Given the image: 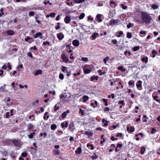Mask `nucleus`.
<instances>
[{
	"label": "nucleus",
	"instance_id": "f257e3e1",
	"mask_svg": "<svg viewBox=\"0 0 160 160\" xmlns=\"http://www.w3.org/2000/svg\"><path fill=\"white\" fill-rule=\"evenodd\" d=\"M141 18L146 23L150 24L152 20V18L148 12H141Z\"/></svg>",
	"mask_w": 160,
	"mask_h": 160
},
{
	"label": "nucleus",
	"instance_id": "f03ea898",
	"mask_svg": "<svg viewBox=\"0 0 160 160\" xmlns=\"http://www.w3.org/2000/svg\"><path fill=\"white\" fill-rule=\"evenodd\" d=\"M12 143L16 147H21L22 144L21 142L19 140H12Z\"/></svg>",
	"mask_w": 160,
	"mask_h": 160
},
{
	"label": "nucleus",
	"instance_id": "7ed1b4c3",
	"mask_svg": "<svg viewBox=\"0 0 160 160\" xmlns=\"http://www.w3.org/2000/svg\"><path fill=\"white\" fill-rule=\"evenodd\" d=\"M69 130L71 131L72 132H73L75 129L74 124L73 121L70 122V123L69 125Z\"/></svg>",
	"mask_w": 160,
	"mask_h": 160
},
{
	"label": "nucleus",
	"instance_id": "20e7f679",
	"mask_svg": "<svg viewBox=\"0 0 160 160\" xmlns=\"http://www.w3.org/2000/svg\"><path fill=\"white\" fill-rule=\"evenodd\" d=\"M61 58L64 62L65 63H67L69 61L68 58L66 56L65 54H63L61 55Z\"/></svg>",
	"mask_w": 160,
	"mask_h": 160
},
{
	"label": "nucleus",
	"instance_id": "39448f33",
	"mask_svg": "<svg viewBox=\"0 0 160 160\" xmlns=\"http://www.w3.org/2000/svg\"><path fill=\"white\" fill-rule=\"evenodd\" d=\"M12 142V140L8 138L3 142V144L5 145H9Z\"/></svg>",
	"mask_w": 160,
	"mask_h": 160
},
{
	"label": "nucleus",
	"instance_id": "423d86ee",
	"mask_svg": "<svg viewBox=\"0 0 160 160\" xmlns=\"http://www.w3.org/2000/svg\"><path fill=\"white\" fill-rule=\"evenodd\" d=\"M42 34L41 32H38L37 33L34 35V38H37L38 37H39V38L41 39L43 38V37L42 36Z\"/></svg>",
	"mask_w": 160,
	"mask_h": 160
},
{
	"label": "nucleus",
	"instance_id": "0eeeda50",
	"mask_svg": "<svg viewBox=\"0 0 160 160\" xmlns=\"http://www.w3.org/2000/svg\"><path fill=\"white\" fill-rule=\"evenodd\" d=\"M71 18L69 16H66L64 19V22L65 23L68 24L71 21Z\"/></svg>",
	"mask_w": 160,
	"mask_h": 160
},
{
	"label": "nucleus",
	"instance_id": "6e6552de",
	"mask_svg": "<svg viewBox=\"0 0 160 160\" xmlns=\"http://www.w3.org/2000/svg\"><path fill=\"white\" fill-rule=\"evenodd\" d=\"M72 43L73 45L75 47L78 46L80 44L79 41L77 39H75L72 41Z\"/></svg>",
	"mask_w": 160,
	"mask_h": 160
},
{
	"label": "nucleus",
	"instance_id": "1a4fd4ad",
	"mask_svg": "<svg viewBox=\"0 0 160 160\" xmlns=\"http://www.w3.org/2000/svg\"><path fill=\"white\" fill-rule=\"evenodd\" d=\"M57 37L59 40H62L64 38V35L62 32L58 33L57 35Z\"/></svg>",
	"mask_w": 160,
	"mask_h": 160
},
{
	"label": "nucleus",
	"instance_id": "9d476101",
	"mask_svg": "<svg viewBox=\"0 0 160 160\" xmlns=\"http://www.w3.org/2000/svg\"><path fill=\"white\" fill-rule=\"evenodd\" d=\"M119 22V20L118 19H113L110 21L109 23L111 25H115L116 23H118Z\"/></svg>",
	"mask_w": 160,
	"mask_h": 160
},
{
	"label": "nucleus",
	"instance_id": "9b49d317",
	"mask_svg": "<svg viewBox=\"0 0 160 160\" xmlns=\"http://www.w3.org/2000/svg\"><path fill=\"white\" fill-rule=\"evenodd\" d=\"M142 82L141 80L138 81L136 83V87L137 88L139 89L140 88L142 87Z\"/></svg>",
	"mask_w": 160,
	"mask_h": 160
},
{
	"label": "nucleus",
	"instance_id": "f8f14e48",
	"mask_svg": "<svg viewBox=\"0 0 160 160\" xmlns=\"http://www.w3.org/2000/svg\"><path fill=\"white\" fill-rule=\"evenodd\" d=\"M69 112V110H67L66 111L64 112L62 114V119L64 118L67 116V114Z\"/></svg>",
	"mask_w": 160,
	"mask_h": 160
},
{
	"label": "nucleus",
	"instance_id": "ddd939ff",
	"mask_svg": "<svg viewBox=\"0 0 160 160\" xmlns=\"http://www.w3.org/2000/svg\"><path fill=\"white\" fill-rule=\"evenodd\" d=\"M110 4H111V7L112 8H115L117 6L116 3L113 1H111Z\"/></svg>",
	"mask_w": 160,
	"mask_h": 160
},
{
	"label": "nucleus",
	"instance_id": "4468645a",
	"mask_svg": "<svg viewBox=\"0 0 160 160\" xmlns=\"http://www.w3.org/2000/svg\"><path fill=\"white\" fill-rule=\"evenodd\" d=\"M127 129L128 131H129L130 132H133L135 130L133 126H131L130 128L127 127Z\"/></svg>",
	"mask_w": 160,
	"mask_h": 160
},
{
	"label": "nucleus",
	"instance_id": "2eb2a0df",
	"mask_svg": "<svg viewBox=\"0 0 160 160\" xmlns=\"http://www.w3.org/2000/svg\"><path fill=\"white\" fill-rule=\"evenodd\" d=\"M68 125V122L67 121H65L64 122H62L61 124L62 128H64V127L67 128Z\"/></svg>",
	"mask_w": 160,
	"mask_h": 160
},
{
	"label": "nucleus",
	"instance_id": "dca6fc26",
	"mask_svg": "<svg viewBox=\"0 0 160 160\" xmlns=\"http://www.w3.org/2000/svg\"><path fill=\"white\" fill-rule=\"evenodd\" d=\"M99 35V34L97 32H94L92 35V39L94 40L96 39L97 37Z\"/></svg>",
	"mask_w": 160,
	"mask_h": 160
},
{
	"label": "nucleus",
	"instance_id": "f3484780",
	"mask_svg": "<svg viewBox=\"0 0 160 160\" xmlns=\"http://www.w3.org/2000/svg\"><path fill=\"white\" fill-rule=\"evenodd\" d=\"M96 18L97 19L98 22H100L102 21V20L101 19L102 16L101 14H98L97 15Z\"/></svg>",
	"mask_w": 160,
	"mask_h": 160
},
{
	"label": "nucleus",
	"instance_id": "a211bd4d",
	"mask_svg": "<svg viewBox=\"0 0 160 160\" xmlns=\"http://www.w3.org/2000/svg\"><path fill=\"white\" fill-rule=\"evenodd\" d=\"M52 152L56 156L59 155L60 154V151L59 150L53 149L52 150Z\"/></svg>",
	"mask_w": 160,
	"mask_h": 160
},
{
	"label": "nucleus",
	"instance_id": "6ab92c4d",
	"mask_svg": "<svg viewBox=\"0 0 160 160\" xmlns=\"http://www.w3.org/2000/svg\"><path fill=\"white\" fill-rule=\"evenodd\" d=\"M83 72L85 74H87L89 73L92 71V70L91 69H83Z\"/></svg>",
	"mask_w": 160,
	"mask_h": 160
},
{
	"label": "nucleus",
	"instance_id": "aec40b11",
	"mask_svg": "<svg viewBox=\"0 0 160 160\" xmlns=\"http://www.w3.org/2000/svg\"><path fill=\"white\" fill-rule=\"evenodd\" d=\"M42 71L41 70H38L36 71L34 73V75L35 76H37L38 75L42 74Z\"/></svg>",
	"mask_w": 160,
	"mask_h": 160
},
{
	"label": "nucleus",
	"instance_id": "412c9836",
	"mask_svg": "<svg viewBox=\"0 0 160 160\" xmlns=\"http://www.w3.org/2000/svg\"><path fill=\"white\" fill-rule=\"evenodd\" d=\"M82 151V148L81 147H78L75 151V153L77 154H80Z\"/></svg>",
	"mask_w": 160,
	"mask_h": 160
},
{
	"label": "nucleus",
	"instance_id": "4be33fe9",
	"mask_svg": "<svg viewBox=\"0 0 160 160\" xmlns=\"http://www.w3.org/2000/svg\"><path fill=\"white\" fill-rule=\"evenodd\" d=\"M7 33L8 35H13L14 34V31L12 30H8Z\"/></svg>",
	"mask_w": 160,
	"mask_h": 160
},
{
	"label": "nucleus",
	"instance_id": "5701e85b",
	"mask_svg": "<svg viewBox=\"0 0 160 160\" xmlns=\"http://www.w3.org/2000/svg\"><path fill=\"white\" fill-rule=\"evenodd\" d=\"M34 127L33 125L31 123H29L28 125L27 130H30L32 129Z\"/></svg>",
	"mask_w": 160,
	"mask_h": 160
},
{
	"label": "nucleus",
	"instance_id": "b1692460",
	"mask_svg": "<svg viewBox=\"0 0 160 160\" xmlns=\"http://www.w3.org/2000/svg\"><path fill=\"white\" fill-rule=\"evenodd\" d=\"M91 81H92L94 80H98V77L97 76H93L91 77Z\"/></svg>",
	"mask_w": 160,
	"mask_h": 160
},
{
	"label": "nucleus",
	"instance_id": "393cba45",
	"mask_svg": "<svg viewBox=\"0 0 160 160\" xmlns=\"http://www.w3.org/2000/svg\"><path fill=\"white\" fill-rule=\"evenodd\" d=\"M141 60L142 62H144L145 63H147L148 62V58L147 57H143Z\"/></svg>",
	"mask_w": 160,
	"mask_h": 160
},
{
	"label": "nucleus",
	"instance_id": "a878e982",
	"mask_svg": "<svg viewBox=\"0 0 160 160\" xmlns=\"http://www.w3.org/2000/svg\"><path fill=\"white\" fill-rule=\"evenodd\" d=\"M146 151V148L144 147H142L140 150V153L142 154H143Z\"/></svg>",
	"mask_w": 160,
	"mask_h": 160
},
{
	"label": "nucleus",
	"instance_id": "bb28decb",
	"mask_svg": "<svg viewBox=\"0 0 160 160\" xmlns=\"http://www.w3.org/2000/svg\"><path fill=\"white\" fill-rule=\"evenodd\" d=\"M83 102H86L89 99V97L88 96L86 95L83 96L82 97Z\"/></svg>",
	"mask_w": 160,
	"mask_h": 160
},
{
	"label": "nucleus",
	"instance_id": "cd10ccee",
	"mask_svg": "<svg viewBox=\"0 0 160 160\" xmlns=\"http://www.w3.org/2000/svg\"><path fill=\"white\" fill-rule=\"evenodd\" d=\"M128 85L129 86H132L133 87L135 85V82L132 80H130L128 82Z\"/></svg>",
	"mask_w": 160,
	"mask_h": 160
},
{
	"label": "nucleus",
	"instance_id": "c85d7f7f",
	"mask_svg": "<svg viewBox=\"0 0 160 160\" xmlns=\"http://www.w3.org/2000/svg\"><path fill=\"white\" fill-rule=\"evenodd\" d=\"M84 133L85 134L91 136H92L93 134V133L92 132H88V131H85Z\"/></svg>",
	"mask_w": 160,
	"mask_h": 160
},
{
	"label": "nucleus",
	"instance_id": "c756f323",
	"mask_svg": "<svg viewBox=\"0 0 160 160\" xmlns=\"http://www.w3.org/2000/svg\"><path fill=\"white\" fill-rule=\"evenodd\" d=\"M85 0H74V2L76 3H80L84 2Z\"/></svg>",
	"mask_w": 160,
	"mask_h": 160
},
{
	"label": "nucleus",
	"instance_id": "7c9ffc66",
	"mask_svg": "<svg viewBox=\"0 0 160 160\" xmlns=\"http://www.w3.org/2000/svg\"><path fill=\"white\" fill-rule=\"evenodd\" d=\"M152 8L154 10L158 9L159 7V6L157 4H152L151 6Z\"/></svg>",
	"mask_w": 160,
	"mask_h": 160
},
{
	"label": "nucleus",
	"instance_id": "2f4dec72",
	"mask_svg": "<svg viewBox=\"0 0 160 160\" xmlns=\"http://www.w3.org/2000/svg\"><path fill=\"white\" fill-rule=\"evenodd\" d=\"M57 128V125L55 124H52L51 125V128L52 130H54Z\"/></svg>",
	"mask_w": 160,
	"mask_h": 160
},
{
	"label": "nucleus",
	"instance_id": "473e14b6",
	"mask_svg": "<svg viewBox=\"0 0 160 160\" xmlns=\"http://www.w3.org/2000/svg\"><path fill=\"white\" fill-rule=\"evenodd\" d=\"M35 134V132H34L30 133V134L29 135H28V138L30 139L33 138Z\"/></svg>",
	"mask_w": 160,
	"mask_h": 160
},
{
	"label": "nucleus",
	"instance_id": "72a5a7b5",
	"mask_svg": "<svg viewBox=\"0 0 160 160\" xmlns=\"http://www.w3.org/2000/svg\"><path fill=\"white\" fill-rule=\"evenodd\" d=\"M85 14L84 13H82L79 15V18L80 19H82L85 17Z\"/></svg>",
	"mask_w": 160,
	"mask_h": 160
},
{
	"label": "nucleus",
	"instance_id": "f704fd0d",
	"mask_svg": "<svg viewBox=\"0 0 160 160\" xmlns=\"http://www.w3.org/2000/svg\"><path fill=\"white\" fill-rule=\"evenodd\" d=\"M118 69L121 71L122 72H124L125 71V69L122 66H119L118 68Z\"/></svg>",
	"mask_w": 160,
	"mask_h": 160
},
{
	"label": "nucleus",
	"instance_id": "c9c22d12",
	"mask_svg": "<svg viewBox=\"0 0 160 160\" xmlns=\"http://www.w3.org/2000/svg\"><path fill=\"white\" fill-rule=\"evenodd\" d=\"M132 37V34L131 33L128 32H127V37L128 38H131Z\"/></svg>",
	"mask_w": 160,
	"mask_h": 160
},
{
	"label": "nucleus",
	"instance_id": "e433bc0d",
	"mask_svg": "<svg viewBox=\"0 0 160 160\" xmlns=\"http://www.w3.org/2000/svg\"><path fill=\"white\" fill-rule=\"evenodd\" d=\"M118 104H121L122 105H125V102L123 100L119 101L118 102Z\"/></svg>",
	"mask_w": 160,
	"mask_h": 160
},
{
	"label": "nucleus",
	"instance_id": "4c0bfd02",
	"mask_svg": "<svg viewBox=\"0 0 160 160\" xmlns=\"http://www.w3.org/2000/svg\"><path fill=\"white\" fill-rule=\"evenodd\" d=\"M140 48V47L139 46H135L133 48V50L134 52H136Z\"/></svg>",
	"mask_w": 160,
	"mask_h": 160
},
{
	"label": "nucleus",
	"instance_id": "58836bf2",
	"mask_svg": "<svg viewBox=\"0 0 160 160\" xmlns=\"http://www.w3.org/2000/svg\"><path fill=\"white\" fill-rule=\"evenodd\" d=\"M102 101H103V102L104 103V105L105 106H106L108 105V100L107 99H105V98H103L102 99Z\"/></svg>",
	"mask_w": 160,
	"mask_h": 160
},
{
	"label": "nucleus",
	"instance_id": "ea45409f",
	"mask_svg": "<svg viewBox=\"0 0 160 160\" xmlns=\"http://www.w3.org/2000/svg\"><path fill=\"white\" fill-rule=\"evenodd\" d=\"M54 111L56 112L60 108V107L58 106L57 104H56L54 106Z\"/></svg>",
	"mask_w": 160,
	"mask_h": 160
},
{
	"label": "nucleus",
	"instance_id": "a19ab883",
	"mask_svg": "<svg viewBox=\"0 0 160 160\" xmlns=\"http://www.w3.org/2000/svg\"><path fill=\"white\" fill-rule=\"evenodd\" d=\"M94 155L92 156L91 158L92 159H96L98 158V156L95 153H94Z\"/></svg>",
	"mask_w": 160,
	"mask_h": 160
},
{
	"label": "nucleus",
	"instance_id": "79ce46f5",
	"mask_svg": "<svg viewBox=\"0 0 160 160\" xmlns=\"http://www.w3.org/2000/svg\"><path fill=\"white\" fill-rule=\"evenodd\" d=\"M50 42L48 41H45V42H44L43 43H42V45L43 46H46V45H50Z\"/></svg>",
	"mask_w": 160,
	"mask_h": 160
},
{
	"label": "nucleus",
	"instance_id": "37998d69",
	"mask_svg": "<svg viewBox=\"0 0 160 160\" xmlns=\"http://www.w3.org/2000/svg\"><path fill=\"white\" fill-rule=\"evenodd\" d=\"M35 14L34 12L33 11H30L29 12V15L30 17L34 16Z\"/></svg>",
	"mask_w": 160,
	"mask_h": 160
},
{
	"label": "nucleus",
	"instance_id": "c03bdc74",
	"mask_svg": "<svg viewBox=\"0 0 160 160\" xmlns=\"http://www.w3.org/2000/svg\"><path fill=\"white\" fill-rule=\"evenodd\" d=\"M59 78L60 79L63 80L64 78L63 74L62 73H60L59 75Z\"/></svg>",
	"mask_w": 160,
	"mask_h": 160
},
{
	"label": "nucleus",
	"instance_id": "a18cd8bd",
	"mask_svg": "<svg viewBox=\"0 0 160 160\" xmlns=\"http://www.w3.org/2000/svg\"><path fill=\"white\" fill-rule=\"evenodd\" d=\"M32 39V38H30L29 36H27V38H25L24 40L25 42H28L29 40Z\"/></svg>",
	"mask_w": 160,
	"mask_h": 160
},
{
	"label": "nucleus",
	"instance_id": "49530a36",
	"mask_svg": "<svg viewBox=\"0 0 160 160\" xmlns=\"http://www.w3.org/2000/svg\"><path fill=\"white\" fill-rule=\"evenodd\" d=\"M28 153L26 152H23L21 153V156L23 157H27Z\"/></svg>",
	"mask_w": 160,
	"mask_h": 160
},
{
	"label": "nucleus",
	"instance_id": "de8ad7c7",
	"mask_svg": "<svg viewBox=\"0 0 160 160\" xmlns=\"http://www.w3.org/2000/svg\"><path fill=\"white\" fill-rule=\"evenodd\" d=\"M82 60L85 62H87L88 61V58L87 57H83L82 58Z\"/></svg>",
	"mask_w": 160,
	"mask_h": 160
},
{
	"label": "nucleus",
	"instance_id": "09e8293b",
	"mask_svg": "<svg viewBox=\"0 0 160 160\" xmlns=\"http://www.w3.org/2000/svg\"><path fill=\"white\" fill-rule=\"evenodd\" d=\"M35 117L34 115H31V116H29L28 118H29V119H31V118H33V119H31V121H35V117Z\"/></svg>",
	"mask_w": 160,
	"mask_h": 160
},
{
	"label": "nucleus",
	"instance_id": "8fccbe9b",
	"mask_svg": "<svg viewBox=\"0 0 160 160\" xmlns=\"http://www.w3.org/2000/svg\"><path fill=\"white\" fill-rule=\"evenodd\" d=\"M5 88V87H4L3 86L1 87L0 88V92H4Z\"/></svg>",
	"mask_w": 160,
	"mask_h": 160
},
{
	"label": "nucleus",
	"instance_id": "3c124183",
	"mask_svg": "<svg viewBox=\"0 0 160 160\" xmlns=\"http://www.w3.org/2000/svg\"><path fill=\"white\" fill-rule=\"evenodd\" d=\"M111 42L114 44H116L118 43L117 40L116 39H112L111 41Z\"/></svg>",
	"mask_w": 160,
	"mask_h": 160
},
{
	"label": "nucleus",
	"instance_id": "603ef678",
	"mask_svg": "<svg viewBox=\"0 0 160 160\" xmlns=\"http://www.w3.org/2000/svg\"><path fill=\"white\" fill-rule=\"evenodd\" d=\"M109 59V58L108 57H106L104 59H103V62L105 63V64H106L107 61Z\"/></svg>",
	"mask_w": 160,
	"mask_h": 160
},
{
	"label": "nucleus",
	"instance_id": "864d4df0",
	"mask_svg": "<svg viewBox=\"0 0 160 160\" xmlns=\"http://www.w3.org/2000/svg\"><path fill=\"white\" fill-rule=\"evenodd\" d=\"M79 112L81 113V115L83 116L84 115V111L81 108H79Z\"/></svg>",
	"mask_w": 160,
	"mask_h": 160
},
{
	"label": "nucleus",
	"instance_id": "5fc2aeb1",
	"mask_svg": "<svg viewBox=\"0 0 160 160\" xmlns=\"http://www.w3.org/2000/svg\"><path fill=\"white\" fill-rule=\"evenodd\" d=\"M67 68L66 67L62 66V72H64L67 69Z\"/></svg>",
	"mask_w": 160,
	"mask_h": 160
},
{
	"label": "nucleus",
	"instance_id": "6e6d98bb",
	"mask_svg": "<svg viewBox=\"0 0 160 160\" xmlns=\"http://www.w3.org/2000/svg\"><path fill=\"white\" fill-rule=\"evenodd\" d=\"M156 132V129L154 128H152L151 129V133L152 134H153Z\"/></svg>",
	"mask_w": 160,
	"mask_h": 160
},
{
	"label": "nucleus",
	"instance_id": "4d7b16f0",
	"mask_svg": "<svg viewBox=\"0 0 160 160\" xmlns=\"http://www.w3.org/2000/svg\"><path fill=\"white\" fill-rule=\"evenodd\" d=\"M102 70H99L98 71V73H99V75H100V76H101L103 74H104L105 73V72H102Z\"/></svg>",
	"mask_w": 160,
	"mask_h": 160
},
{
	"label": "nucleus",
	"instance_id": "13d9d810",
	"mask_svg": "<svg viewBox=\"0 0 160 160\" xmlns=\"http://www.w3.org/2000/svg\"><path fill=\"white\" fill-rule=\"evenodd\" d=\"M7 67L9 70H11L12 69V67L11 65V64L9 62H8L7 63Z\"/></svg>",
	"mask_w": 160,
	"mask_h": 160
},
{
	"label": "nucleus",
	"instance_id": "bf43d9fd",
	"mask_svg": "<svg viewBox=\"0 0 160 160\" xmlns=\"http://www.w3.org/2000/svg\"><path fill=\"white\" fill-rule=\"evenodd\" d=\"M123 34V32L122 31H120L119 32V34L117 35V37L118 38L121 37V35Z\"/></svg>",
	"mask_w": 160,
	"mask_h": 160
},
{
	"label": "nucleus",
	"instance_id": "052dcab7",
	"mask_svg": "<svg viewBox=\"0 0 160 160\" xmlns=\"http://www.w3.org/2000/svg\"><path fill=\"white\" fill-rule=\"evenodd\" d=\"M116 136L117 137H122V133H118Z\"/></svg>",
	"mask_w": 160,
	"mask_h": 160
},
{
	"label": "nucleus",
	"instance_id": "680f3d73",
	"mask_svg": "<svg viewBox=\"0 0 160 160\" xmlns=\"http://www.w3.org/2000/svg\"><path fill=\"white\" fill-rule=\"evenodd\" d=\"M122 144H120L119 143H118L117 144L116 147H117V148H120L121 147H122Z\"/></svg>",
	"mask_w": 160,
	"mask_h": 160
},
{
	"label": "nucleus",
	"instance_id": "e2e57ef3",
	"mask_svg": "<svg viewBox=\"0 0 160 160\" xmlns=\"http://www.w3.org/2000/svg\"><path fill=\"white\" fill-rule=\"evenodd\" d=\"M27 55L28 57H29L32 58H33V56H32V53L31 52H28V53Z\"/></svg>",
	"mask_w": 160,
	"mask_h": 160
},
{
	"label": "nucleus",
	"instance_id": "0e129e2a",
	"mask_svg": "<svg viewBox=\"0 0 160 160\" xmlns=\"http://www.w3.org/2000/svg\"><path fill=\"white\" fill-rule=\"evenodd\" d=\"M110 139L112 141L117 140L118 139L117 138H115L113 136H112L110 138Z\"/></svg>",
	"mask_w": 160,
	"mask_h": 160
},
{
	"label": "nucleus",
	"instance_id": "69168bd1",
	"mask_svg": "<svg viewBox=\"0 0 160 160\" xmlns=\"http://www.w3.org/2000/svg\"><path fill=\"white\" fill-rule=\"evenodd\" d=\"M50 17L52 18H54L55 17V16L56 15L55 13L54 12H52V13H51L50 14Z\"/></svg>",
	"mask_w": 160,
	"mask_h": 160
},
{
	"label": "nucleus",
	"instance_id": "338daca9",
	"mask_svg": "<svg viewBox=\"0 0 160 160\" xmlns=\"http://www.w3.org/2000/svg\"><path fill=\"white\" fill-rule=\"evenodd\" d=\"M121 5L122 8L123 9H124V10L126 9L127 8V7L126 6H125L123 4H122Z\"/></svg>",
	"mask_w": 160,
	"mask_h": 160
},
{
	"label": "nucleus",
	"instance_id": "774afa93",
	"mask_svg": "<svg viewBox=\"0 0 160 160\" xmlns=\"http://www.w3.org/2000/svg\"><path fill=\"white\" fill-rule=\"evenodd\" d=\"M71 71H68L67 72V76L69 77L71 75Z\"/></svg>",
	"mask_w": 160,
	"mask_h": 160
}]
</instances>
